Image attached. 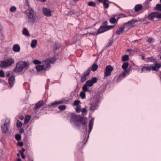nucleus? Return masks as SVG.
<instances>
[{"label":"nucleus","mask_w":161,"mask_h":161,"mask_svg":"<svg viewBox=\"0 0 161 161\" xmlns=\"http://www.w3.org/2000/svg\"><path fill=\"white\" fill-rule=\"evenodd\" d=\"M113 43V42H112V41L109 42L108 43V46H110Z\"/></svg>","instance_id":"bf43d9fd"},{"label":"nucleus","mask_w":161,"mask_h":161,"mask_svg":"<svg viewBox=\"0 0 161 161\" xmlns=\"http://www.w3.org/2000/svg\"><path fill=\"white\" fill-rule=\"evenodd\" d=\"M9 122H5L3 125H1V129L3 133H6L8 130Z\"/></svg>","instance_id":"1a4fd4ad"},{"label":"nucleus","mask_w":161,"mask_h":161,"mask_svg":"<svg viewBox=\"0 0 161 161\" xmlns=\"http://www.w3.org/2000/svg\"><path fill=\"white\" fill-rule=\"evenodd\" d=\"M15 138L17 141H19L21 139V136L20 135L17 134L15 136Z\"/></svg>","instance_id":"c9c22d12"},{"label":"nucleus","mask_w":161,"mask_h":161,"mask_svg":"<svg viewBox=\"0 0 161 161\" xmlns=\"http://www.w3.org/2000/svg\"><path fill=\"white\" fill-rule=\"evenodd\" d=\"M93 120L92 119L90 121L89 125H91L92 126L93 124Z\"/></svg>","instance_id":"603ef678"},{"label":"nucleus","mask_w":161,"mask_h":161,"mask_svg":"<svg viewBox=\"0 0 161 161\" xmlns=\"http://www.w3.org/2000/svg\"><path fill=\"white\" fill-rule=\"evenodd\" d=\"M23 34L27 36H30V34L26 28H24L22 31Z\"/></svg>","instance_id":"aec40b11"},{"label":"nucleus","mask_w":161,"mask_h":161,"mask_svg":"<svg viewBox=\"0 0 161 161\" xmlns=\"http://www.w3.org/2000/svg\"><path fill=\"white\" fill-rule=\"evenodd\" d=\"M108 24V22L107 21H105L103 22L102 25L103 26H110V25H107V24Z\"/></svg>","instance_id":"09e8293b"},{"label":"nucleus","mask_w":161,"mask_h":161,"mask_svg":"<svg viewBox=\"0 0 161 161\" xmlns=\"http://www.w3.org/2000/svg\"><path fill=\"white\" fill-rule=\"evenodd\" d=\"M25 14L28 19V22L33 24L36 20V14L34 11L31 8L27 9Z\"/></svg>","instance_id":"f03ea898"},{"label":"nucleus","mask_w":161,"mask_h":161,"mask_svg":"<svg viewBox=\"0 0 161 161\" xmlns=\"http://www.w3.org/2000/svg\"><path fill=\"white\" fill-rule=\"evenodd\" d=\"M17 161H21V159L20 158H19L18 159Z\"/></svg>","instance_id":"774afa93"},{"label":"nucleus","mask_w":161,"mask_h":161,"mask_svg":"<svg viewBox=\"0 0 161 161\" xmlns=\"http://www.w3.org/2000/svg\"><path fill=\"white\" fill-rule=\"evenodd\" d=\"M119 16H120L121 18L125 17H126L124 14H119Z\"/></svg>","instance_id":"6e6d98bb"},{"label":"nucleus","mask_w":161,"mask_h":161,"mask_svg":"<svg viewBox=\"0 0 161 161\" xmlns=\"http://www.w3.org/2000/svg\"><path fill=\"white\" fill-rule=\"evenodd\" d=\"M147 42H148L149 43H151L153 42V39L152 38L149 37L148 38V39L147 40Z\"/></svg>","instance_id":"8fccbe9b"},{"label":"nucleus","mask_w":161,"mask_h":161,"mask_svg":"<svg viewBox=\"0 0 161 161\" xmlns=\"http://www.w3.org/2000/svg\"><path fill=\"white\" fill-rule=\"evenodd\" d=\"M19 119L21 120H23L24 119V117L23 116H21L19 117Z\"/></svg>","instance_id":"052dcab7"},{"label":"nucleus","mask_w":161,"mask_h":161,"mask_svg":"<svg viewBox=\"0 0 161 161\" xmlns=\"http://www.w3.org/2000/svg\"><path fill=\"white\" fill-rule=\"evenodd\" d=\"M147 18L149 20H153L155 18H157V12H152L149 14Z\"/></svg>","instance_id":"f8f14e48"},{"label":"nucleus","mask_w":161,"mask_h":161,"mask_svg":"<svg viewBox=\"0 0 161 161\" xmlns=\"http://www.w3.org/2000/svg\"><path fill=\"white\" fill-rule=\"evenodd\" d=\"M31 117L29 115H27L25 116V119L24 123L25 124H26L29 121Z\"/></svg>","instance_id":"a878e982"},{"label":"nucleus","mask_w":161,"mask_h":161,"mask_svg":"<svg viewBox=\"0 0 161 161\" xmlns=\"http://www.w3.org/2000/svg\"><path fill=\"white\" fill-rule=\"evenodd\" d=\"M82 113H85L87 112V110L85 108H84L82 109Z\"/></svg>","instance_id":"4d7b16f0"},{"label":"nucleus","mask_w":161,"mask_h":161,"mask_svg":"<svg viewBox=\"0 0 161 161\" xmlns=\"http://www.w3.org/2000/svg\"><path fill=\"white\" fill-rule=\"evenodd\" d=\"M151 69V67L149 66H145L143 67L142 69V72L143 71H150Z\"/></svg>","instance_id":"412c9836"},{"label":"nucleus","mask_w":161,"mask_h":161,"mask_svg":"<svg viewBox=\"0 0 161 161\" xmlns=\"http://www.w3.org/2000/svg\"><path fill=\"white\" fill-rule=\"evenodd\" d=\"M80 103V101L79 100H75L74 101V105H75L77 106H79V103Z\"/></svg>","instance_id":"79ce46f5"},{"label":"nucleus","mask_w":161,"mask_h":161,"mask_svg":"<svg viewBox=\"0 0 161 161\" xmlns=\"http://www.w3.org/2000/svg\"><path fill=\"white\" fill-rule=\"evenodd\" d=\"M80 96L82 99H84L86 97V94L84 92H81L80 93Z\"/></svg>","instance_id":"473e14b6"},{"label":"nucleus","mask_w":161,"mask_h":161,"mask_svg":"<svg viewBox=\"0 0 161 161\" xmlns=\"http://www.w3.org/2000/svg\"><path fill=\"white\" fill-rule=\"evenodd\" d=\"M155 8L156 10L161 11V4H157Z\"/></svg>","instance_id":"f704fd0d"},{"label":"nucleus","mask_w":161,"mask_h":161,"mask_svg":"<svg viewBox=\"0 0 161 161\" xmlns=\"http://www.w3.org/2000/svg\"><path fill=\"white\" fill-rule=\"evenodd\" d=\"M49 62V63H53L56 61V59L54 58H52L47 59Z\"/></svg>","instance_id":"2f4dec72"},{"label":"nucleus","mask_w":161,"mask_h":161,"mask_svg":"<svg viewBox=\"0 0 161 161\" xmlns=\"http://www.w3.org/2000/svg\"><path fill=\"white\" fill-rule=\"evenodd\" d=\"M129 65V63L127 62L124 63L122 65V68L125 70H127V69Z\"/></svg>","instance_id":"b1692460"},{"label":"nucleus","mask_w":161,"mask_h":161,"mask_svg":"<svg viewBox=\"0 0 161 161\" xmlns=\"http://www.w3.org/2000/svg\"><path fill=\"white\" fill-rule=\"evenodd\" d=\"M43 67L42 65H38L36 67V69L38 72L44 70Z\"/></svg>","instance_id":"a211bd4d"},{"label":"nucleus","mask_w":161,"mask_h":161,"mask_svg":"<svg viewBox=\"0 0 161 161\" xmlns=\"http://www.w3.org/2000/svg\"><path fill=\"white\" fill-rule=\"evenodd\" d=\"M18 145L21 147L23 145V143L22 142H18L17 143Z\"/></svg>","instance_id":"5fc2aeb1"},{"label":"nucleus","mask_w":161,"mask_h":161,"mask_svg":"<svg viewBox=\"0 0 161 161\" xmlns=\"http://www.w3.org/2000/svg\"><path fill=\"white\" fill-rule=\"evenodd\" d=\"M29 66V64L28 63L20 61L16 64L14 71L16 73L20 72L24 69H27Z\"/></svg>","instance_id":"f257e3e1"},{"label":"nucleus","mask_w":161,"mask_h":161,"mask_svg":"<svg viewBox=\"0 0 161 161\" xmlns=\"http://www.w3.org/2000/svg\"><path fill=\"white\" fill-rule=\"evenodd\" d=\"M137 20L132 19L131 20L125 23L123 25L124 29L127 30L132 27L133 25L137 22Z\"/></svg>","instance_id":"0eeeda50"},{"label":"nucleus","mask_w":161,"mask_h":161,"mask_svg":"<svg viewBox=\"0 0 161 161\" xmlns=\"http://www.w3.org/2000/svg\"><path fill=\"white\" fill-rule=\"evenodd\" d=\"M114 27L113 26H104L101 25V26L97 30V32H92V33H88L90 35H91L94 36H96L98 34L104 32Z\"/></svg>","instance_id":"39448f33"},{"label":"nucleus","mask_w":161,"mask_h":161,"mask_svg":"<svg viewBox=\"0 0 161 161\" xmlns=\"http://www.w3.org/2000/svg\"><path fill=\"white\" fill-rule=\"evenodd\" d=\"M43 14L46 16H50L51 15V11L49 9L44 8L43 9Z\"/></svg>","instance_id":"2eb2a0df"},{"label":"nucleus","mask_w":161,"mask_h":161,"mask_svg":"<svg viewBox=\"0 0 161 161\" xmlns=\"http://www.w3.org/2000/svg\"><path fill=\"white\" fill-rule=\"evenodd\" d=\"M155 66L158 68H159L161 67V65L160 64L156 63L155 64Z\"/></svg>","instance_id":"49530a36"},{"label":"nucleus","mask_w":161,"mask_h":161,"mask_svg":"<svg viewBox=\"0 0 161 161\" xmlns=\"http://www.w3.org/2000/svg\"><path fill=\"white\" fill-rule=\"evenodd\" d=\"M128 59H129L128 56L127 55H124L122 57V60L123 61H126L127 60H128Z\"/></svg>","instance_id":"c756f323"},{"label":"nucleus","mask_w":161,"mask_h":161,"mask_svg":"<svg viewBox=\"0 0 161 161\" xmlns=\"http://www.w3.org/2000/svg\"><path fill=\"white\" fill-rule=\"evenodd\" d=\"M24 132V130L22 128H21L19 130V132L20 133V134H21L22 133H23V132Z\"/></svg>","instance_id":"13d9d810"},{"label":"nucleus","mask_w":161,"mask_h":161,"mask_svg":"<svg viewBox=\"0 0 161 161\" xmlns=\"http://www.w3.org/2000/svg\"><path fill=\"white\" fill-rule=\"evenodd\" d=\"M113 70V68L111 65H109L107 66L105 69L104 78L105 77L109 76L111 75V73Z\"/></svg>","instance_id":"6e6552de"},{"label":"nucleus","mask_w":161,"mask_h":161,"mask_svg":"<svg viewBox=\"0 0 161 161\" xmlns=\"http://www.w3.org/2000/svg\"><path fill=\"white\" fill-rule=\"evenodd\" d=\"M0 76L2 77H4V74L3 70H0Z\"/></svg>","instance_id":"c03bdc74"},{"label":"nucleus","mask_w":161,"mask_h":161,"mask_svg":"<svg viewBox=\"0 0 161 161\" xmlns=\"http://www.w3.org/2000/svg\"><path fill=\"white\" fill-rule=\"evenodd\" d=\"M88 5L90 6L94 7L96 6V4L93 1H90L88 3Z\"/></svg>","instance_id":"7c9ffc66"},{"label":"nucleus","mask_w":161,"mask_h":161,"mask_svg":"<svg viewBox=\"0 0 161 161\" xmlns=\"http://www.w3.org/2000/svg\"><path fill=\"white\" fill-rule=\"evenodd\" d=\"M37 42L36 40H33L32 41L31 43V46L32 48H34L36 47Z\"/></svg>","instance_id":"4be33fe9"},{"label":"nucleus","mask_w":161,"mask_h":161,"mask_svg":"<svg viewBox=\"0 0 161 161\" xmlns=\"http://www.w3.org/2000/svg\"><path fill=\"white\" fill-rule=\"evenodd\" d=\"M43 64L42 65L43 67L44 70L46 71L49 69L51 66L49 64V62L47 60L44 61L42 62Z\"/></svg>","instance_id":"9d476101"},{"label":"nucleus","mask_w":161,"mask_h":161,"mask_svg":"<svg viewBox=\"0 0 161 161\" xmlns=\"http://www.w3.org/2000/svg\"><path fill=\"white\" fill-rule=\"evenodd\" d=\"M120 18H121L120 16L119 15V16L117 17V19H116L117 22V21H118V20L119 19H120Z\"/></svg>","instance_id":"0e129e2a"},{"label":"nucleus","mask_w":161,"mask_h":161,"mask_svg":"<svg viewBox=\"0 0 161 161\" xmlns=\"http://www.w3.org/2000/svg\"><path fill=\"white\" fill-rule=\"evenodd\" d=\"M90 80L93 84V83H96L97 82V79L96 77H93L91 79V80Z\"/></svg>","instance_id":"58836bf2"},{"label":"nucleus","mask_w":161,"mask_h":161,"mask_svg":"<svg viewBox=\"0 0 161 161\" xmlns=\"http://www.w3.org/2000/svg\"><path fill=\"white\" fill-rule=\"evenodd\" d=\"M9 84L11 88L13 86L15 82V77L13 75L11 76L8 79Z\"/></svg>","instance_id":"ddd939ff"},{"label":"nucleus","mask_w":161,"mask_h":161,"mask_svg":"<svg viewBox=\"0 0 161 161\" xmlns=\"http://www.w3.org/2000/svg\"><path fill=\"white\" fill-rule=\"evenodd\" d=\"M58 108L60 110H63L66 108V107L64 105H60L58 106Z\"/></svg>","instance_id":"e433bc0d"},{"label":"nucleus","mask_w":161,"mask_h":161,"mask_svg":"<svg viewBox=\"0 0 161 161\" xmlns=\"http://www.w3.org/2000/svg\"><path fill=\"white\" fill-rule=\"evenodd\" d=\"M124 28H123V26H122L121 27H120L119 28V29L117 30L116 31V33L118 35H119L121 33L123 32L124 31Z\"/></svg>","instance_id":"f3484780"},{"label":"nucleus","mask_w":161,"mask_h":161,"mask_svg":"<svg viewBox=\"0 0 161 161\" xmlns=\"http://www.w3.org/2000/svg\"><path fill=\"white\" fill-rule=\"evenodd\" d=\"M0 62V66L1 68H7L14 64V60L12 58H10L5 61H1Z\"/></svg>","instance_id":"423d86ee"},{"label":"nucleus","mask_w":161,"mask_h":161,"mask_svg":"<svg viewBox=\"0 0 161 161\" xmlns=\"http://www.w3.org/2000/svg\"><path fill=\"white\" fill-rule=\"evenodd\" d=\"M16 10V8L15 7L13 6H12L10 9V11L11 12H14Z\"/></svg>","instance_id":"ea45409f"},{"label":"nucleus","mask_w":161,"mask_h":161,"mask_svg":"<svg viewBox=\"0 0 161 161\" xmlns=\"http://www.w3.org/2000/svg\"><path fill=\"white\" fill-rule=\"evenodd\" d=\"M33 62L35 64H42L41 62L38 60H34Z\"/></svg>","instance_id":"a19ab883"},{"label":"nucleus","mask_w":161,"mask_h":161,"mask_svg":"<svg viewBox=\"0 0 161 161\" xmlns=\"http://www.w3.org/2000/svg\"><path fill=\"white\" fill-rule=\"evenodd\" d=\"M10 75V73H9V72H8V73L7 74L6 76H7V77H9V76Z\"/></svg>","instance_id":"69168bd1"},{"label":"nucleus","mask_w":161,"mask_h":161,"mask_svg":"<svg viewBox=\"0 0 161 161\" xmlns=\"http://www.w3.org/2000/svg\"><path fill=\"white\" fill-rule=\"evenodd\" d=\"M62 103L61 101H55V102L52 103L50 104L51 106H54L56 105H58L59 104Z\"/></svg>","instance_id":"393cba45"},{"label":"nucleus","mask_w":161,"mask_h":161,"mask_svg":"<svg viewBox=\"0 0 161 161\" xmlns=\"http://www.w3.org/2000/svg\"><path fill=\"white\" fill-rule=\"evenodd\" d=\"M44 104V103L42 100H40L38 101L35 104V107L33 108V109L34 110H36L43 105Z\"/></svg>","instance_id":"9b49d317"},{"label":"nucleus","mask_w":161,"mask_h":161,"mask_svg":"<svg viewBox=\"0 0 161 161\" xmlns=\"http://www.w3.org/2000/svg\"><path fill=\"white\" fill-rule=\"evenodd\" d=\"M85 84L87 86L90 87L92 86L93 85V84L90 80H88L86 81Z\"/></svg>","instance_id":"c85d7f7f"},{"label":"nucleus","mask_w":161,"mask_h":161,"mask_svg":"<svg viewBox=\"0 0 161 161\" xmlns=\"http://www.w3.org/2000/svg\"><path fill=\"white\" fill-rule=\"evenodd\" d=\"M142 58L143 60H144L145 59V57L143 56H142Z\"/></svg>","instance_id":"338daca9"},{"label":"nucleus","mask_w":161,"mask_h":161,"mask_svg":"<svg viewBox=\"0 0 161 161\" xmlns=\"http://www.w3.org/2000/svg\"><path fill=\"white\" fill-rule=\"evenodd\" d=\"M128 72L127 70H125L122 72L118 78L117 81H119L123 78H124L126 75V73Z\"/></svg>","instance_id":"4468645a"},{"label":"nucleus","mask_w":161,"mask_h":161,"mask_svg":"<svg viewBox=\"0 0 161 161\" xmlns=\"http://www.w3.org/2000/svg\"><path fill=\"white\" fill-rule=\"evenodd\" d=\"M87 86L85 84L82 87V89L83 92H86L89 91L87 89Z\"/></svg>","instance_id":"72a5a7b5"},{"label":"nucleus","mask_w":161,"mask_h":161,"mask_svg":"<svg viewBox=\"0 0 161 161\" xmlns=\"http://www.w3.org/2000/svg\"><path fill=\"white\" fill-rule=\"evenodd\" d=\"M25 151V149L24 148H23L21 149V150L19 151V153L21 154H23L24 152Z\"/></svg>","instance_id":"3c124183"},{"label":"nucleus","mask_w":161,"mask_h":161,"mask_svg":"<svg viewBox=\"0 0 161 161\" xmlns=\"http://www.w3.org/2000/svg\"><path fill=\"white\" fill-rule=\"evenodd\" d=\"M97 68L98 66L97 64H93L91 68H89L85 72H84L83 75L81 77L80 81L82 82L85 81L86 80V77L89 75L91 69L93 71H95L97 69Z\"/></svg>","instance_id":"7ed1b4c3"},{"label":"nucleus","mask_w":161,"mask_h":161,"mask_svg":"<svg viewBox=\"0 0 161 161\" xmlns=\"http://www.w3.org/2000/svg\"><path fill=\"white\" fill-rule=\"evenodd\" d=\"M109 21L111 24H114L116 22L117 23L116 19L114 17H112L110 18L109 19Z\"/></svg>","instance_id":"cd10ccee"},{"label":"nucleus","mask_w":161,"mask_h":161,"mask_svg":"<svg viewBox=\"0 0 161 161\" xmlns=\"http://www.w3.org/2000/svg\"><path fill=\"white\" fill-rule=\"evenodd\" d=\"M142 6L141 4L136 5L134 8L135 10L136 11H138L142 9Z\"/></svg>","instance_id":"6ab92c4d"},{"label":"nucleus","mask_w":161,"mask_h":161,"mask_svg":"<svg viewBox=\"0 0 161 161\" xmlns=\"http://www.w3.org/2000/svg\"><path fill=\"white\" fill-rule=\"evenodd\" d=\"M89 133L91 131L92 129V126L91 125H89Z\"/></svg>","instance_id":"864d4df0"},{"label":"nucleus","mask_w":161,"mask_h":161,"mask_svg":"<svg viewBox=\"0 0 161 161\" xmlns=\"http://www.w3.org/2000/svg\"><path fill=\"white\" fill-rule=\"evenodd\" d=\"M97 105L95 104H91L90 108V110L94 111L96 108Z\"/></svg>","instance_id":"bb28decb"},{"label":"nucleus","mask_w":161,"mask_h":161,"mask_svg":"<svg viewBox=\"0 0 161 161\" xmlns=\"http://www.w3.org/2000/svg\"><path fill=\"white\" fill-rule=\"evenodd\" d=\"M157 19H161V13H157Z\"/></svg>","instance_id":"de8ad7c7"},{"label":"nucleus","mask_w":161,"mask_h":161,"mask_svg":"<svg viewBox=\"0 0 161 161\" xmlns=\"http://www.w3.org/2000/svg\"><path fill=\"white\" fill-rule=\"evenodd\" d=\"M60 44L58 43H55L53 46L54 50L59 49L60 48Z\"/></svg>","instance_id":"5701e85b"},{"label":"nucleus","mask_w":161,"mask_h":161,"mask_svg":"<svg viewBox=\"0 0 161 161\" xmlns=\"http://www.w3.org/2000/svg\"><path fill=\"white\" fill-rule=\"evenodd\" d=\"M153 69V70H157V69L156 68V67H151V69Z\"/></svg>","instance_id":"680f3d73"},{"label":"nucleus","mask_w":161,"mask_h":161,"mask_svg":"<svg viewBox=\"0 0 161 161\" xmlns=\"http://www.w3.org/2000/svg\"><path fill=\"white\" fill-rule=\"evenodd\" d=\"M22 122L20 121L19 120L18 121L16 124L17 127H20L22 126Z\"/></svg>","instance_id":"4c0bfd02"},{"label":"nucleus","mask_w":161,"mask_h":161,"mask_svg":"<svg viewBox=\"0 0 161 161\" xmlns=\"http://www.w3.org/2000/svg\"><path fill=\"white\" fill-rule=\"evenodd\" d=\"M21 157L23 159H24L25 158V156L23 154H21Z\"/></svg>","instance_id":"e2e57ef3"},{"label":"nucleus","mask_w":161,"mask_h":161,"mask_svg":"<svg viewBox=\"0 0 161 161\" xmlns=\"http://www.w3.org/2000/svg\"><path fill=\"white\" fill-rule=\"evenodd\" d=\"M103 5L105 8H108L109 7V5L108 3H106L105 2H104L103 3Z\"/></svg>","instance_id":"a18cd8bd"},{"label":"nucleus","mask_w":161,"mask_h":161,"mask_svg":"<svg viewBox=\"0 0 161 161\" xmlns=\"http://www.w3.org/2000/svg\"><path fill=\"white\" fill-rule=\"evenodd\" d=\"M80 105L77 106L76 107V111L77 112V113H79L80 112Z\"/></svg>","instance_id":"37998d69"},{"label":"nucleus","mask_w":161,"mask_h":161,"mask_svg":"<svg viewBox=\"0 0 161 161\" xmlns=\"http://www.w3.org/2000/svg\"><path fill=\"white\" fill-rule=\"evenodd\" d=\"M75 119L74 121V125L76 127L80 126V125L78 123H80V124L84 126H85L86 124V120L85 119L79 115L75 116Z\"/></svg>","instance_id":"20e7f679"},{"label":"nucleus","mask_w":161,"mask_h":161,"mask_svg":"<svg viewBox=\"0 0 161 161\" xmlns=\"http://www.w3.org/2000/svg\"><path fill=\"white\" fill-rule=\"evenodd\" d=\"M13 50L16 52H19L20 50L19 46L18 45H15L13 47Z\"/></svg>","instance_id":"dca6fc26"}]
</instances>
